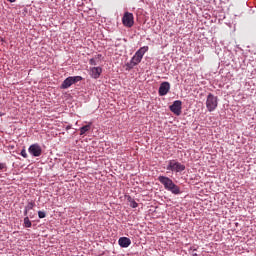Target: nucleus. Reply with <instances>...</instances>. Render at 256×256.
<instances>
[{"instance_id":"nucleus-13","label":"nucleus","mask_w":256,"mask_h":256,"mask_svg":"<svg viewBox=\"0 0 256 256\" xmlns=\"http://www.w3.org/2000/svg\"><path fill=\"white\" fill-rule=\"evenodd\" d=\"M90 129H91V124L82 126L80 128V135H85L87 133V131H90Z\"/></svg>"},{"instance_id":"nucleus-4","label":"nucleus","mask_w":256,"mask_h":256,"mask_svg":"<svg viewBox=\"0 0 256 256\" xmlns=\"http://www.w3.org/2000/svg\"><path fill=\"white\" fill-rule=\"evenodd\" d=\"M167 171H172L173 173H181L185 171V165L177 160H170L167 165Z\"/></svg>"},{"instance_id":"nucleus-10","label":"nucleus","mask_w":256,"mask_h":256,"mask_svg":"<svg viewBox=\"0 0 256 256\" xmlns=\"http://www.w3.org/2000/svg\"><path fill=\"white\" fill-rule=\"evenodd\" d=\"M118 245H120V247L127 249V247L131 245V239H129L128 237H120L118 240Z\"/></svg>"},{"instance_id":"nucleus-12","label":"nucleus","mask_w":256,"mask_h":256,"mask_svg":"<svg viewBox=\"0 0 256 256\" xmlns=\"http://www.w3.org/2000/svg\"><path fill=\"white\" fill-rule=\"evenodd\" d=\"M126 199H127L128 203H129L130 207H132V209H137V207L139 206V204H137V203L135 202V199H133V197L127 196Z\"/></svg>"},{"instance_id":"nucleus-8","label":"nucleus","mask_w":256,"mask_h":256,"mask_svg":"<svg viewBox=\"0 0 256 256\" xmlns=\"http://www.w3.org/2000/svg\"><path fill=\"white\" fill-rule=\"evenodd\" d=\"M170 89H171V84L169 82H162L158 90L160 97H165V95L169 93Z\"/></svg>"},{"instance_id":"nucleus-17","label":"nucleus","mask_w":256,"mask_h":256,"mask_svg":"<svg viewBox=\"0 0 256 256\" xmlns=\"http://www.w3.org/2000/svg\"><path fill=\"white\" fill-rule=\"evenodd\" d=\"M20 155L24 157V159H27V151L24 149L21 150Z\"/></svg>"},{"instance_id":"nucleus-14","label":"nucleus","mask_w":256,"mask_h":256,"mask_svg":"<svg viewBox=\"0 0 256 256\" xmlns=\"http://www.w3.org/2000/svg\"><path fill=\"white\" fill-rule=\"evenodd\" d=\"M33 207H35V202H29L27 204V206L25 207L24 215H27V213H29V211H31V209H33Z\"/></svg>"},{"instance_id":"nucleus-21","label":"nucleus","mask_w":256,"mask_h":256,"mask_svg":"<svg viewBox=\"0 0 256 256\" xmlns=\"http://www.w3.org/2000/svg\"><path fill=\"white\" fill-rule=\"evenodd\" d=\"M67 130L71 129V126L66 127Z\"/></svg>"},{"instance_id":"nucleus-19","label":"nucleus","mask_w":256,"mask_h":256,"mask_svg":"<svg viewBox=\"0 0 256 256\" xmlns=\"http://www.w3.org/2000/svg\"><path fill=\"white\" fill-rule=\"evenodd\" d=\"M90 65H95V60L94 59H90Z\"/></svg>"},{"instance_id":"nucleus-20","label":"nucleus","mask_w":256,"mask_h":256,"mask_svg":"<svg viewBox=\"0 0 256 256\" xmlns=\"http://www.w3.org/2000/svg\"><path fill=\"white\" fill-rule=\"evenodd\" d=\"M7 1H9V3H15V1L17 0H7Z\"/></svg>"},{"instance_id":"nucleus-6","label":"nucleus","mask_w":256,"mask_h":256,"mask_svg":"<svg viewBox=\"0 0 256 256\" xmlns=\"http://www.w3.org/2000/svg\"><path fill=\"white\" fill-rule=\"evenodd\" d=\"M122 23L124 27H133V25H135V17L133 16V13L125 12L122 17Z\"/></svg>"},{"instance_id":"nucleus-2","label":"nucleus","mask_w":256,"mask_h":256,"mask_svg":"<svg viewBox=\"0 0 256 256\" xmlns=\"http://www.w3.org/2000/svg\"><path fill=\"white\" fill-rule=\"evenodd\" d=\"M149 51V46L141 47L132 57L130 63L127 64L128 69H133L136 65H139L140 62L143 60V56L145 53Z\"/></svg>"},{"instance_id":"nucleus-3","label":"nucleus","mask_w":256,"mask_h":256,"mask_svg":"<svg viewBox=\"0 0 256 256\" xmlns=\"http://www.w3.org/2000/svg\"><path fill=\"white\" fill-rule=\"evenodd\" d=\"M219 105V98L212 93H209L206 99V108L208 111H215Z\"/></svg>"},{"instance_id":"nucleus-5","label":"nucleus","mask_w":256,"mask_h":256,"mask_svg":"<svg viewBox=\"0 0 256 256\" xmlns=\"http://www.w3.org/2000/svg\"><path fill=\"white\" fill-rule=\"evenodd\" d=\"M82 79H83V77H81V76H70L62 82L60 88L69 89V87H71V85H75V83H79V81H82Z\"/></svg>"},{"instance_id":"nucleus-7","label":"nucleus","mask_w":256,"mask_h":256,"mask_svg":"<svg viewBox=\"0 0 256 256\" xmlns=\"http://www.w3.org/2000/svg\"><path fill=\"white\" fill-rule=\"evenodd\" d=\"M183 106V102L181 100H176L173 102V104L170 106V111L174 113V115H181V109Z\"/></svg>"},{"instance_id":"nucleus-9","label":"nucleus","mask_w":256,"mask_h":256,"mask_svg":"<svg viewBox=\"0 0 256 256\" xmlns=\"http://www.w3.org/2000/svg\"><path fill=\"white\" fill-rule=\"evenodd\" d=\"M28 151L31 155H33V157H41V153H43V150L39 144H32Z\"/></svg>"},{"instance_id":"nucleus-16","label":"nucleus","mask_w":256,"mask_h":256,"mask_svg":"<svg viewBox=\"0 0 256 256\" xmlns=\"http://www.w3.org/2000/svg\"><path fill=\"white\" fill-rule=\"evenodd\" d=\"M38 217L39 219H45V217H47V214H45L44 211H38Z\"/></svg>"},{"instance_id":"nucleus-1","label":"nucleus","mask_w":256,"mask_h":256,"mask_svg":"<svg viewBox=\"0 0 256 256\" xmlns=\"http://www.w3.org/2000/svg\"><path fill=\"white\" fill-rule=\"evenodd\" d=\"M158 181L164 185L166 191H170L173 195H181V188L173 183V180L167 176H159Z\"/></svg>"},{"instance_id":"nucleus-22","label":"nucleus","mask_w":256,"mask_h":256,"mask_svg":"<svg viewBox=\"0 0 256 256\" xmlns=\"http://www.w3.org/2000/svg\"><path fill=\"white\" fill-rule=\"evenodd\" d=\"M192 256H199V255H197V253H194Z\"/></svg>"},{"instance_id":"nucleus-18","label":"nucleus","mask_w":256,"mask_h":256,"mask_svg":"<svg viewBox=\"0 0 256 256\" xmlns=\"http://www.w3.org/2000/svg\"><path fill=\"white\" fill-rule=\"evenodd\" d=\"M6 167L7 165L5 163L0 162V171H3V169H5Z\"/></svg>"},{"instance_id":"nucleus-15","label":"nucleus","mask_w":256,"mask_h":256,"mask_svg":"<svg viewBox=\"0 0 256 256\" xmlns=\"http://www.w3.org/2000/svg\"><path fill=\"white\" fill-rule=\"evenodd\" d=\"M32 226L31 220H29V216L24 218V227L29 228Z\"/></svg>"},{"instance_id":"nucleus-11","label":"nucleus","mask_w":256,"mask_h":256,"mask_svg":"<svg viewBox=\"0 0 256 256\" xmlns=\"http://www.w3.org/2000/svg\"><path fill=\"white\" fill-rule=\"evenodd\" d=\"M102 69L101 67H93L91 69V75L94 79H99V77L101 76V73H102Z\"/></svg>"}]
</instances>
